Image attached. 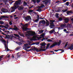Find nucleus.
Masks as SVG:
<instances>
[{"instance_id": "nucleus-12", "label": "nucleus", "mask_w": 73, "mask_h": 73, "mask_svg": "<svg viewBox=\"0 0 73 73\" xmlns=\"http://www.w3.org/2000/svg\"><path fill=\"white\" fill-rule=\"evenodd\" d=\"M64 23H68L69 21V19L67 18H65L64 20Z\"/></svg>"}, {"instance_id": "nucleus-55", "label": "nucleus", "mask_w": 73, "mask_h": 73, "mask_svg": "<svg viewBox=\"0 0 73 73\" xmlns=\"http://www.w3.org/2000/svg\"><path fill=\"white\" fill-rule=\"evenodd\" d=\"M38 20H39V19H36L35 21L37 23V22L38 21Z\"/></svg>"}, {"instance_id": "nucleus-46", "label": "nucleus", "mask_w": 73, "mask_h": 73, "mask_svg": "<svg viewBox=\"0 0 73 73\" xmlns=\"http://www.w3.org/2000/svg\"><path fill=\"white\" fill-rule=\"evenodd\" d=\"M66 5L67 6H68L69 5V2H66Z\"/></svg>"}, {"instance_id": "nucleus-38", "label": "nucleus", "mask_w": 73, "mask_h": 73, "mask_svg": "<svg viewBox=\"0 0 73 73\" xmlns=\"http://www.w3.org/2000/svg\"><path fill=\"white\" fill-rule=\"evenodd\" d=\"M58 20L59 21H61L62 20V18L60 17L59 18Z\"/></svg>"}, {"instance_id": "nucleus-11", "label": "nucleus", "mask_w": 73, "mask_h": 73, "mask_svg": "<svg viewBox=\"0 0 73 73\" xmlns=\"http://www.w3.org/2000/svg\"><path fill=\"white\" fill-rule=\"evenodd\" d=\"M1 11L3 13H7L8 12V10L5 9V8H3L1 9Z\"/></svg>"}, {"instance_id": "nucleus-7", "label": "nucleus", "mask_w": 73, "mask_h": 73, "mask_svg": "<svg viewBox=\"0 0 73 73\" xmlns=\"http://www.w3.org/2000/svg\"><path fill=\"white\" fill-rule=\"evenodd\" d=\"M55 21V20H50V27H51V28H54V27L55 26L54 25V23Z\"/></svg>"}, {"instance_id": "nucleus-33", "label": "nucleus", "mask_w": 73, "mask_h": 73, "mask_svg": "<svg viewBox=\"0 0 73 73\" xmlns=\"http://www.w3.org/2000/svg\"><path fill=\"white\" fill-rule=\"evenodd\" d=\"M4 22L3 21H0V24L2 25V24H4Z\"/></svg>"}, {"instance_id": "nucleus-14", "label": "nucleus", "mask_w": 73, "mask_h": 73, "mask_svg": "<svg viewBox=\"0 0 73 73\" xmlns=\"http://www.w3.org/2000/svg\"><path fill=\"white\" fill-rule=\"evenodd\" d=\"M46 27H48L49 25V22L47 19H46Z\"/></svg>"}, {"instance_id": "nucleus-50", "label": "nucleus", "mask_w": 73, "mask_h": 73, "mask_svg": "<svg viewBox=\"0 0 73 73\" xmlns=\"http://www.w3.org/2000/svg\"><path fill=\"white\" fill-rule=\"evenodd\" d=\"M62 1H63V3H65L66 1H69V0H62Z\"/></svg>"}, {"instance_id": "nucleus-21", "label": "nucleus", "mask_w": 73, "mask_h": 73, "mask_svg": "<svg viewBox=\"0 0 73 73\" xmlns=\"http://www.w3.org/2000/svg\"><path fill=\"white\" fill-rule=\"evenodd\" d=\"M16 44H18L19 46L21 45L22 44V43L21 42H16Z\"/></svg>"}, {"instance_id": "nucleus-40", "label": "nucleus", "mask_w": 73, "mask_h": 73, "mask_svg": "<svg viewBox=\"0 0 73 73\" xmlns=\"http://www.w3.org/2000/svg\"><path fill=\"white\" fill-rule=\"evenodd\" d=\"M23 4H24V5H27V4H28L27 3H26V2H25V1H24L23 2Z\"/></svg>"}, {"instance_id": "nucleus-30", "label": "nucleus", "mask_w": 73, "mask_h": 73, "mask_svg": "<svg viewBox=\"0 0 73 73\" xmlns=\"http://www.w3.org/2000/svg\"><path fill=\"white\" fill-rule=\"evenodd\" d=\"M68 11V10L67 9H63L62 10V12H66Z\"/></svg>"}, {"instance_id": "nucleus-52", "label": "nucleus", "mask_w": 73, "mask_h": 73, "mask_svg": "<svg viewBox=\"0 0 73 73\" xmlns=\"http://www.w3.org/2000/svg\"><path fill=\"white\" fill-rule=\"evenodd\" d=\"M39 44H40V42H36V45H39Z\"/></svg>"}, {"instance_id": "nucleus-51", "label": "nucleus", "mask_w": 73, "mask_h": 73, "mask_svg": "<svg viewBox=\"0 0 73 73\" xmlns=\"http://www.w3.org/2000/svg\"><path fill=\"white\" fill-rule=\"evenodd\" d=\"M41 36H42L43 38H44V34H42L40 35Z\"/></svg>"}, {"instance_id": "nucleus-39", "label": "nucleus", "mask_w": 73, "mask_h": 73, "mask_svg": "<svg viewBox=\"0 0 73 73\" xmlns=\"http://www.w3.org/2000/svg\"><path fill=\"white\" fill-rule=\"evenodd\" d=\"M33 12V10H29V13H31V12Z\"/></svg>"}, {"instance_id": "nucleus-48", "label": "nucleus", "mask_w": 73, "mask_h": 73, "mask_svg": "<svg viewBox=\"0 0 73 73\" xmlns=\"http://www.w3.org/2000/svg\"><path fill=\"white\" fill-rule=\"evenodd\" d=\"M20 35L21 36H22V37H24V35L23 34H20Z\"/></svg>"}, {"instance_id": "nucleus-64", "label": "nucleus", "mask_w": 73, "mask_h": 73, "mask_svg": "<svg viewBox=\"0 0 73 73\" xmlns=\"http://www.w3.org/2000/svg\"><path fill=\"white\" fill-rule=\"evenodd\" d=\"M33 13H34V14H35V15H36V12H33Z\"/></svg>"}, {"instance_id": "nucleus-59", "label": "nucleus", "mask_w": 73, "mask_h": 73, "mask_svg": "<svg viewBox=\"0 0 73 73\" xmlns=\"http://www.w3.org/2000/svg\"><path fill=\"white\" fill-rule=\"evenodd\" d=\"M31 48V47L30 46L27 47V49H29Z\"/></svg>"}, {"instance_id": "nucleus-25", "label": "nucleus", "mask_w": 73, "mask_h": 73, "mask_svg": "<svg viewBox=\"0 0 73 73\" xmlns=\"http://www.w3.org/2000/svg\"><path fill=\"white\" fill-rule=\"evenodd\" d=\"M38 8L39 9L37 10V11H38V12H41V9H40L41 7H40V6H39Z\"/></svg>"}, {"instance_id": "nucleus-47", "label": "nucleus", "mask_w": 73, "mask_h": 73, "mask_svg": "<svg viewBox=\"0 0 73 73\" xmlns=\"http://www.w3.org/2000/svg\"><path fill=\"white\" fill-rule=\"evenodd\" d=\"M43 32H44V31H43V30H40L39 31V32H40V33H43Z\"/></svg>"}, {"instance_id": "nucleus-24", "label": "nucleus", "mask_w": 73, "mask_h": 73, "mask_svg": "<svg viewBox=\"0 0 73 73\" xmlns=\"http://www.w3.org/2000/svg\"><path fill=\"white\" fill-rule=\"evenodd\" d=\"M14 35L15 36H16V37H19V38H20V36H19V35H17V34H14Z\"/></svg>"}, {"instance_id": "nucleus-63", "label": "nucleus", "mask_w": 73, "mask_h": 73, "mask_svg": "<svg viewBox=\"0 0 73 73\" xmlns=\"http://www.w3.org/2000/svg\"><path fill=\"white\" fill-rule=\"evenodd\" d=\"M54 52H58V50H54Z\"/></svg>"}, {"instance_id": "nucleus-29", "label": "nucleus", "mask_w": 73, "mask_h": 73, "mask_svg": "<svg viewBox=\"0 0 73 73\" xmlns=\"http://www.w3.org/2000/svg\"><path fill=\"white\" fill-rule=\"evenodd\" d=\"M68 42H67L66 43V44H65V46H64V48H65L68 45Z\"/></svg>"}, {"instance_id": "nucleus-15", "label": "nucleus", "mask_w": 73, "mask_h": 73, "mask_svg": "<svg viewBox=\"0 0 73 73\" xmlns=\"http://www.w3.org/2000/svg\"><path fill=\"white\" fill-rule=\"evenodd\" d=\"M68 49H70V50H73V44H71L70 46L68 47Z\"/></svg>"}, {"instance_id": "nucleus-31", "label": "nucleus", "mask_w": 73, "mask_h": 73, "mask_svg": "<svg viewBox=\"0 0 73 73\" xmlns=\"http://www.w3.org/2000/svg\"><path fill=\"white\" fill-rule=\"evenodd\" d=\"M1 41L3 42L4 44H6V41L5 40H1Z\"/></svg>"}, {"instance_id": "nucleus-26", "label": "nucleus", "mask_w": 73, "mask_h": 73, "mask_svg": "<svg viewBox=\"0 0 73 73\" xmlns=\"http://www.w3.org/2000/svg\"><path fill=\"white\" fill-rule=\"evenodd\" d=\"M1 17H3V18H9V17L5 16L4 15L1 16Z\"/></svg>"}, {"instance_id": "nucleus-41", "label": "nucleus", "mask_w": 73, "mask_h": 73, "mask_svg": "<svg viewBox=\"0 0 73 73\" xmlns=\"http://www.w3.org/2000/svg\"><path fill=\"white\" fill-rule=\"evenodd\" d=\"M36 0H32V1L33 2L34 4H35V3H36Z\"/></svg>"}, {"instance_id": "nucleus-10", "label": "nucleus", "mask_w": 73, "mask_h": 73, "mask_svg": "<svg viewBox=\"0 0 73 73\" xmlns=\"http://www.w3.org/2000/svg\"><path fill=\"white\" fill-rule=\"evenodd\" d=\"M22 29V30L23 31H27V30H31V28H28L27 27H21Z\"/></svg>"}, {"instance_id": "nucleus-58", "label": "nucleus", "mask_w": 73, "mask_h": 73, "mask_svg": "<svg viewBox=\"0 0 73 73\" xmlns=\"http://www.w3.org/2000/svg\"><path fill=\"white\" fill-rule=\"evenodd\" d=\"M67 31V30H66V29H65L63 31H64V32H66Z\"/></svg>"}, {"instance_id": "nucleus-6", "label": "nucleus", "mask_w": 73, "mask_h": 73, "mask_svg": "<svg viewBox=\"0 0 73 73\" xmlns=\"http://www.w3.org/2000/svg\"><path fill=\"white\" fill-rule=\"evenodd\" d=\"M37 48H32L31 49H29L28 50H27V48H25V50H27V52H29V51H31V50H35V51H36L37 52H39V51L38 50V49H37Z\"/></svg>"}, {"instance_id": "nucleus-35", "label": "nucleus", "mask_w": 73, "mask_h": 73, "mask_svg": "<svg viewBox=\"0 0 73 73\" xmlns=\"http://www.w3.org/2000/svg\"><path fill=\"white\" fill-rule=\"evenodd\" d=\"M19 52H18L17 53V58H20V56H21V55H19Z\"/></svg>"}, {"instance_id": "nucleus-16", "label": "nucleus", "mask_w": 73, "mask_h": 73, "mask_svg": "<svg viewBox=\"0 0 73 73\" xmlns=\"http://www.w3.org/2000/svg\"><path fill=\"white\" fill-rule=\"evenodd\" d=\"M66 13L67 15H69L70 13H72V14H73V13L72 11H68L66 12Z\"/></svg>"}, {"instance_id": "nucleus-43", "label": "nucleus", "mask_w": 73, "mask_h": 73, "mask_svg": "<svg viewBox=\"0 0 73 73\" xmlns=\"http://www.w3.org/2000/svg\"><path fill=\"white\" fill-rule=\"evenodd\" d=\"M4 44L5 46V50H7V44Z\"/></svg>"}, {"instance_id": "nucleus-17", "label": "nucleus", "mask_w": 73, "mask_h": 73, "mask_svg": "<svg viewBox=\"0 0 73 73\" xmlns=\"http://www.w3.org/2000/svg\"><path fill=\"white\" fill-rule=\"evenodd\" d=\"M46 45V44L45 43V42H43L42 43H41L40 45H41L42 46H45V45Z\"/></svg>"}, {"instance_id": "nucleus-60", "label": "nucleus", "mask_w": 73, "mask_h": 73, "mask_svg": "<svg viewBox=\"0 0 73 73\" xmlns=\"http://www.w3.org/2000/svg\"><path fill=\"white\" fill-rule=\"evenodd\" d=\"M2 34H3V35H6H6L5 34H4V33H2Z\"/></svg>"}, {"instance_id": "nucleus-9", "label": "nucleus", "mask_w": 73, "mask_h": 73, "mask_svg": "<svg viewBox=\"0 0 73 73\" xmlns=\"http://www.w3.org/2000/svg\"><path fill=\"white\" fill-rule=\"evenodd\" d=\"M25 21L27 22H28L29 20H32L31 16L29 15H28L27 17H25Z\"/></svg>"}, {"instance_id": "nucleus-61", "label": "nucleus", "mask_w": 73, "mask_h": 73, "mask_svg": "<svg viewBox=\"0 0 73 73\" xmlns=\"http://www.w3.org/2000/svg\"><path fill=\"white\" fill-rule=\"evenodd\" d=\"M59 2H60L59 1H58L56 2V3H59Z\"/></svg>"}, {"instance_id": "nucleus-62", "label": "nucleus", "mask_w": 73, "mask_h": 73, "mask_svg": "<svg viewBox=\"0 0 73 73\" xmlns=\"http://www.w3.org/2000/svg\"><path fill=\"white\" fill-rule=\"evenodd\" d=\"M43 46H41L40 47L41 49H43V47H42Z\"/></svg>"}, {"instance_id": "nucleus-56", "label": "nucleus", "mask_w": 73, "mask_h": 73, "mask_svg": "<svg viewBox=\"0 0 73 73\" xmlns=\"http://www.w3.org/2000/svg\"><path fill=\"white\" fill-rule=\"evenodd\" d=\"M64 29V28L61 27V28L60 27H59V28H58V29Z\"/></svg>"}, {"instance_id": "nucleus-23", "label": "nucleus", "mask_w": 73, "mask_h": 73, "mask_svg": "<svg viewBox=\"0 0 73 73\" xmlns=\"http://www.w3.org/2000/svg\"><path fill=\"white\" fill-rule=\"evenodd\" d=\"M13 30L15 31H17L18 30H19V29H18V28L16 27V28H14L13 29Z\"/></svg>"}, {"instance_id": "nucleus-1", "label": "nucleus", "mask_w": 73, "mask_h": 73, "mask_svg": "<svg viewBox=\"0 0 73 73\" xmlns=\"http://www.w3.org/2000/svg\"><path fill=\"white\" fill-rule=\"evenodd\" d=\"M21 3V0H19L16 1L14 4V6L13 7H11L12 10L11 11V12H13L17 8H18L19 10H23V7L19 6L20 5Z\"/></svg>"}, {"instance_id": "nucleus-13", "label": "nucleus", "mask_w": 73, "mask_h": 73, "mask_svg": "<svg viewBox=\"0 0 73 73\" xmlns=\"http://www.w3.org/2000/svg\"><path fill=\"white\" fill-rule=\"evenodd\" d=\"M54 32L55 33H54V34H56V32H55V31H54V29H53L51 30L49 32L50 34H52V33H53Z\"/></svg>"}, {"instance_id": "nucleus-20", "label": "nucleus", "mask_w": 73, "mask_h": 73, "mask_svg": "<svg viewBox=\"0 0 73 73\" xmlns=\"http://www.w3.org/2000/svg\"><path fill=\"white\" fill-rule=\"evenodd\" d=\"M11 37H8L7 38H9V39H10L11 40H12V39H13V38L12 37H14V36L13 35L12 36H11Z\"/></svg>"}, {"instance_id": "nucleus-42", "label": "nucleus", "mask_w": 73, "mask_h": 73, "mask_svg": "<svg viewBox=\"0 0 73 73\" xmlns=\"http://www.w3.org/2000/svg\"><path fill=\"white\" fill-rule=\"evenodd\" d=\"M40 1H41L40 0H36L37 3H39L40 2Z\"/></svg>"}, {"instance_id": "nucleus-34", "label": "nucleus", "mask_w": 73, "mask_h": 73, "mask_svg": "<svg viewBox=\"0 0 73 73\" xmlns=\"http://www.w3.org/2000/svg\"><path fill=\"white\" fill-rule=\"evenodd\" d=\"M55 16H56L57 18H58V17H59L58 16V14L57 13H56Z\"/></svg>"}, {"instance_id": "nucleus-57", "label": "nucleus", "mask_w": 73, "mask_h": 73, "mask_svg": "<svg viewBox=\"0 0 73 73\" xmlns=\"http://www.w3.org/2000/svg\"><path fill=\"white\" fill-rule=\"evenodd\" d=\"M39 18H40L39 17V15H37V19H39Z\"/></svg>"}, {"instance_id": "nucleus-4", "label": "nucleus", "mask_w": 73, "mask_h": 73, "mask_svg": "<svg viewBox=\"0 0 73 73\" xmlns=\"http://www.w3.org/2000/svg\"><path fill=\"white\" fill-rule=\"evenodd\" d=\"M61 40H60L58 42H55L50 47V48H52L53 47L55 46H57V45H58V46H60V44H61Z\"/></svg>"}, {"instance_id": "nucleus-19", "label": "nucleus", "mask_w": 73, "mask_h": 73, "mask_svg": "<svg viewBox=\"0 0 73 73\" xmlns=\"http://www.w3.org/2000/svg\"><path fill=\"white\" fill-rule=\"evenodd\" d=\"M5 28V29H8V27H5V26L3 25H0V28Z\"/></svg>"}, {"instance_id": "nucleus-44", "label": "nucleus", "mask_w": 73, "mask_h": 73, "mask_svg": "<svg viewBox=\"0 0 73 73\" xmlns=\"http://www.w3.org/2000/svg\"><path fill=\"white\" fill-rule=\"evenodd\" d=\"M53 40H51L50 39H48L47 40V41H48V42H51Z\"/></svg>"}, {"instance_id": "nucleus-22", "label": "nucleus", "mask_w": 73, "mask_h": 73, "mask_svg": "<svg viewBox=\"0 0 73 73\" xmlns=\"http://www.w3.org/2000/svg\"><path fill=\"white\" fill-rule=\"evenodd\" d=\"M66 26V25L65 24H62L60 25V27L61 28H62V27H64Z\"/></svg>"}, {"instance_id": "nucleus-8", "label": "nucleus", "mask_w": 73, "mask_h": 73, "mask_svg": "<svg viewBox=\"0 0 73 73\" xmlns=\"http://www.w3.org/2000/svg\"><path fill=\"white\" fill-rule=\"evenodd\" d=\"M50 44V43H49L47 44V46L46 47V49H40V50H39V52H42V51H45V50H47V49H48L49 48V47Z\"/></svg>"}, {"instance_id": "nucleus-27", "label": "nucleus", "mask_w": 73, "mask_h": 73, "mask_svg": "<svg viewBox=\"0 0 73 73\" xmlns=\"http://www.w3.org/2000/svg\"><path fill=\"white\" fill-rule=\"evenodd\" d=\"M20 46H18L16 48H15V50H19V49H20Z\"/></svg>"}, {"instance_id": "nucleus-45", "label": "nucleus", "mask_w": 73, "mask_h": 73, "mask_svg": "<svg viewBox=\"0 0 73 73\" xmlns=\"http://www.w3.org/2000/svg\"><path fill=\"white\" fill-rule=\"evenodd\" d=\"M9 24L10 25H12V21H11L10 22H9Z\"/></svg>"}, {"instance_id": "nucleus-18", "label": "nucleus", "mask_w": 73, "mask_h": 73, "mask_svg": "<svg viewBox=\"0 0 73 73\" xmlns=\"http://www.w3.org/2000/svg\"><path fill=\"white\" fill-rule=\"evenodd\" d=\"M41 22L43 25H45L46 23V21L44 20H43L41 21Z\"/></svg>"}, {"instance_id": "nucleus-32", "label": "nucleus", "mask_w": 73, "mask_h": 73, "mask_svg": "<svg viewBox=\"0 0 73 73\" xmlns=\"http://www.w3.org/2000/svg\"><path fill=\"white\" fill-rule=\"evenodd\" d=\"M3 2L5 3V4L6 5V3H7V0H3Z\"/></svg>"}, {"instance_id": "nucleus-53", "label": "nucleus", "mask_w": 73, "mask_h": 73, "mask_svg": "<svg viewBox=\"0 0 73 73\" xmlns=\"http://www.w3.org/2000/svg\"><path fill=\"white\" fill-rule=\"evenodd\" d=\"M50 52H52V53H53L52 54H56V53H54V52H53V51H50Z\"/></svg>"}, {"instance_id": "nucleus-49", "label": "nucleus", "mask_w": 73, "mask_h": 73, "mask_svg": "<svg viewBox=\"0 0 73 73\" xmlns=\"http://www.w3.org/2000/svg\"><path fill=\"white\" fill-rule=\"evenodd\" d=\"M7 57L8 58H9V57H10V55H9L8 54H7Z\"/></svg>"}, {"instance_id": "nucleus-28", "label": "nucleus", "mask_w": 73, "mask_h": 73, "mask_svg": "<svg viewBox=\"0 0 73 73\" xmlns=\"http://www.w3.org/2000/svg\"><path fill=\"white\" fill-rule=\"evenodd\" d=\"M4 56V55H2V56H0V61H1V58H3Z\"/></svg>"}, {"instance_id": "nucleus-36", "label": "nucleus", "mask_w": 73, "mask_h": 73, "mask_svg": "<svg viewBox=\"0 0 73 73\" xmlns=\"http://www.w3.org/2000/svg\"><path fill=\"white\" fill-rule=\"evenodd\" d=\"M28 24H25V25H24V27H25V28H26V27H28Z\"/></svg>"}, {"instance_id": "nucleus-37", "label": "nucleus", "mask_w": 73, "mask_h": 73, "mask_svg": "<svg viewBox=\"0 0 73 73\" xmlns=\"http://www.w3.org/2000/svg\"><path fill=\"white\" fill-rule=\"evenodd\" d=\"M5 27H9V24H8L7 23V25H5Z\"/></svg>"}, {"instance_id": "nucleus-2", "label": "nucleus", "mask_w": 73, "mask_h": 73, "mask_svg": "<svg viewBox=\"0 0 73 73\" xmlns=\"http://www.w3.org/2000/svg\"><path fill=\"white\" fill-rule=\"evenodd\" d=\"M50 0H44V1H43L42 2V4L41 5V6L40 7V8H43V7H45V6L44 5H47L48 4H50Z\"/></svg>"}, {"instance_id": "nucleus-3", "label": "nucleus", "mask_w": 73, "mask_h": 73, "mask_svg": "<svg viewBox=\"0 0 73 73\" xmlns=\"http://www.w3.org/2000/svg\"><path fill=\"white\" fill-rule=\"evenodd\" d=\"M25 35L26 37H27V38H29L30 36H35L36 34V33L35 32H32L31 33H28L25 32Z\"/></svg>"}, {"instance_id": "nucleus-54", "label": "nucleus", "mask_w": 73, "mask_h": 73, "mask_svg": "<svg viewBox=\"0 0 73 73\" xmlns=\"http://www.w3.org/2000/svg\"><path fill=\"white\" fill-rule=\"evenodd\" d=\"M8 37H10V35H6V38H7Z\"/></svg>"}, {"instance_id": "nucleus-5", "label": "nucleus", "mask_w": 73, "mask_h": 73, "mask_svg": "<svg viewBox=\"0 0 73 73\" xmlns=\"http://www.w3.org/2000/svg\"><path fill=\"white\" fill-rule=\"evenodd\" d=\"M41 38L40 37H38L36 36H33V38L30 39V41H35V40H38Z\"/></svg>"}]
</instances>
